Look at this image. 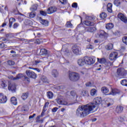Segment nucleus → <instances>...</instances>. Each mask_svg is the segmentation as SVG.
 <instances>
[{"instance_id":"obj_7","label":"nucleus","mask_w":127,"mask_h":127,"mask_svg":"<svg viewBox=\"0 0 127 127\" xmlns=\"http://www.w3.org/2000/svg\"><path fill=\"white\" fill-rule=\"evenodd\" d=\"M119 54L117 52H113L109 56V59L111 61H116L118 58Z\"/></svg>"},{"instance_id":"obj_59","label":"nucleus","mask_w":127,"mask_h":127,"mask_svg":"<svg viewBox=\"0 0 127 127\" xmlns=\"http://www.w3.org/2000/svg\"><path fill=\"white\" fill-rule=\"evenodd\" d=\"M5 47V45L3 43L0 44V48H4Z\"/></svg>"},{"instance_id":"obj_60","label":"nucleus","mask_w":127,"mask_h":127,"mask_svg":"<svg viewBox=\"0 0 127 127\" xmlns=\"http://www.w3.org/2000/svg\"><path fill=\"white\" fill-rule=\"evenodd\" d=\"M85 85L86 87H92V83H91V82L87 83Z\"/></svg>"},{"instance_id":"obj_22","label":"nucleus","mask_w":127,"mask_h":127,"mask_svg":"<svg viewBox=\"0 0 127 127\" xmlns=\"http://www.w3.org/2000/svg\"><path fill=\"white\" fill-rule=\"evenodd\" d=\"M40 21L41 24L43 25H44V26H48L49 25V22L48 21L42 19V18H40Z\"/></svg>"},{"instance_id":"obj_3","label":"nucleus","mask_w":127,"mask_h":127,"mask_svg":"<svg viewBox=\"0 0 127 127\" xmlns=\"http://www.w3.org/2000/svg\"><path fill=\"white\" fill-rule=\"evenodd\" d=\"M97 35H98L99 38H101L103 40H106V39L108 38V36H109L108 33L105 32L104 30L99 31V32L97 33Z\"/></svg>"},{"instance_id":"obj_36","label":"nucleus","mask_w":127,"mask_h":127,"mask_svg":"<svg viewBox=\"0 0 127 127\" xmlns=\"http://www.w3.org/2000/svg\"><path fill=\"white\" fill-rule=\"evenodd\" d=\"M97 94V90L95 89H92L90 91V95L91 96H95Z\"/></svg>"},{"instance_id":"obj_16","label":"nucleus","mask_w":127,"mask_h":127,"mask_svg":"<svg viewBox=\"0 0 127 127\" xmlns=\"http://www.w3.org/2000/svg\"><path fill=\"white\" fill-rule=\"evenodd\" d=\"M57 102L58 104L60 105H64V106H70V105H72V104H68V102L66 101H63L61 99H57Z\"/></svg>"},{"instance_id":"obj_9","label":"nucleus","mask_w":127,"mask_h":127,"mask_svg":"<svg viewBox=\"0 0 127 127\" xmlns=\"http://www.w3.org/2000/svg\"><path fill=\"white\" fill-rule=\"evenodd\" d=\"M94 103L88 104V105L93 104L94 105L95 108L96 107H98V106H99V105H100V104H101L102 98H101V97H96L94 99Z\"/></svg>"},{"instance_id":"obj_25","label":"nucleus","mask_w":127,"mask_h":127,"mask_svg":"<svg viewBox=\"0 0 127 127\" xmlns=\"http://www.w3.org/2000/svg\"><path fill=\"white\" fill-rule=\"evenodd\" d=\"M119 92L118 89H112V91L109 93V95H113V96H115V95H117V94H119Z\"/></svg>"},{"instance_id":"obj_55","label":"nucleus","mask_w":127,"mask_h":127,"mask_svg":"<svg viewBox=\"0 0 127 127\" xmlns=\"http://www.w3.org/2000/svg\"><path fill=\"white\" fill-rule=\"evenodd\" d=\"M58 110V108L57 107H55L52 110V112H53V113H56V112H57V110Z\"/></svg>"},{"instance_id":"obj_38","label":"nucleus","mask_w":127,"mask_h":127,"mask_svg":"<svg viewBox=\"0 0 127 127\" xmlns=\"http://www.w3.org/2000/svg\"><path fill=\"white\" fill-rule=\"evenodd\" d=\"M36 15V13L31 12L29 14V16L30 18H33L34 17H35Z\"/></svg>"},{"instance_id":"obj_39","label":"nucleus","mask_w":127,"mask_h":127,"mask_svg":"<svg viewBox=\"0 0 127 127\" xmlns=\"http://www.w3.org/2000/svg\"><path fill=\"white\" fill-rule=\"evenodd\" d=\"M114 4L115 5H116V6H120V5H121V2L119 0H114Z\"/></svg>"},{"instance_id":"obj_30","label":"nucleus","mask_w":127,"mask_h":127,"mask_svg":"<svg viewBox=\"0 0 127 127\" xmlns=\"http://www.w3.org/2000/svg\"><path fill=\"white\" fill-rule=\"evenodd\" d=\"M11 103L14 105V106H16L17 105V101L16 100V98L13 97L11 98Z\"/></svg>"},{"instance_id":"obj_2","label":"nucleus","mask_w":127,"mask_h":127,"mask_svg":"<svg viewBox=\"0 0 127 127\" xmlns=\"http://www.w3.org/2000/svg\"><path fill=\"white\" fill-rule=\"evenodd\" d=\"M68 77L69 80L72 82H77V81H79V80H80V74L75 72L69 73Z\"/></svg>"},{"instance_id":"obj_23","label":"nucleus","mask_w":127,"mask_h":127,"mask_svg":"<svg viewBox=\"0 0 127 127\" xmlns=\"http://www.w3.org/2000/svg\"><path fill=\"white\" fill-rule=\"evenodd\" d=\"M86 31L88 32H96L97 31V28L93 27H88L87 28Z\"/></svg>"},{"instance_id":"obj_19","label":"nucleus","mask_w":127,"mask_h":127,"mask_svg":"<svg viewBox=\"0 0 127 127\" xmlns=\"http://www.w3.org/2000/svg\"><path fill=\"white\" fill-rule=\"evenodd\" d=\"M15 21H16L15 18L13 17H11L9 19L8 25H9V28H11V27H12V24H13V23L15 22Z\"/></svg>"},{"instance_id":"obj_28","label":"nucleus","mask_w":127,"mask_h":127,"mask_svg":"<svg viewBox=\"0 0 127 127\" xmlns=\"http://www.w3.org/2000/svg\"><path fill=\"white\" fill-rule=\"evenodd\" d=\"M112 7H113V4L111 3H109L107 5V10L108 12H112L113 9H112Z\"/></svg>"},{"instance_id":"obj_6","label":"nucleus","mask_w":127,"mask_h":127,"mask_svg":"<svg viewBox=\"0 0 127 127\" xmlns=\"http://www.w3.org/2000/svg\"><path fill=\"white\" fill-rule=\"evenodd\" d=\"M84 60L85 61V64L87 65H92L95 63V60L94 58H92L88 57H84Z\"/></svg>"},{"instance_id":"obj_52","label":"nucleus","mask_w":127,"mask_h":127,"mask_svg":"<svg viewBox=\"0 0 127 127\" xmlns=\"http://www.w3.org/2000/svg\"><path fill=\"white\" fill-rule=\"evenodd\" d=\"M14 64V62L10 60L8 61V64L10 66H12Z\"/></svg>"},{"instance_id":"obj_40","label":"nucleus","mask_w":127,"mask_h":127,"mask_svg":"<svg viewBox=\"0 0 127 127\" xmlns=\"http://www.w3.org/2000/svg\"><path fill=\"white\" fill-rule=\"evenodd\" d=\"M41 61H39V60H36L35 61H33L32 62V64L33 65H38V64L41 63Z\"/></svg>"},{"instance_id":"obj_44","label":"nucleus","mask_w":127,"mask_h":127,"mask_svg":"<svg viewBox=\"0 0 127 127\" xmlns=\"http://www.w3.org/2000/svg\"><path fill=\"white\" fill-rule=\"evenodd\" d=\"M122 41L123 43H125V44H126V45H127V36L123 37V38H122Z\"/></svg>"},{"instance_id":"obj_58","label":"nucleus","mask_w":127,"mask_h":127,"mask_svg":"<svg viewBox=\"0 0 127 127\" xmlns=\"http://www.w3.org/2000/svg\"><path fill=\"white\" fill-rule=\"evenodd\" d=\"M36 120L37 123H40V116H38L36 118Z\"/></svg>"},{"instance_id":"obj_31","label":"nucleus","mask_w":127,"mask_h":127,"mask_svg":"<svg viewBox=\"0 0 127 127\" xmlns=\"http://www.w3.org/2000/svg\"><path fill=\"white\" fill-rule=\"evenodd\" d=\"M97 60H98V62H99V63H100L101 64H104V63L106 64V62H107V61L106 60V59L105 58H102V59L97 58Z\"/></svg>"},{"instance_id":"obj_33","label":"nucleus","mask_w":127,"mask_h":127,"mask_svg":"<svg viewBox=\"0 0 127 127\" xmlns=\"http://www.w3.org/2000/svg\"><path fill=\"white\" fill-rule=\"evenodd\" d=\"M28 97V93H23L22 94L21 98L23 100H26Z\"/></svg>"},{"instance_id":"obj_5","label":"nucleus","mask_w":127,"mask_h":127,"mask_svg":"<svg viewBox=\"0 0 127 127\" xmlns=\"http://www.w3.org/2000/svg\"><path fill=\"white\" fill-rule=\"evenodd\" d=\"M72 52L75 55H79L81 52V48L77 45H74L72 46Z\"/></svg>"},{"instance_id":"obj_24","label":"nucleus","mask_w":127,"mask_h":127,"mask_svg":"<svg viewBox=\"0 0 127 127\" xmlns=\"http://www.w3.org/2000/svg\"><path fill=\"white\" fill-rule=\"evenodd\" d=\"M81 96L85 97V98H88L90 95H89V92L86 90H83L81 92Z\"/></svg>"},{"instance_id":"obj_29","label":"nucleus","mask_w":127,"mask_h":127,"mask_svg":"<svg viewBox=\"0 0 127 127\" xmlns=\"http://www.w3.org/2000/svg\"><path fill=\"white\" fill-rule=\"evenodd\" d=\"M107 50H112L114 48V45L113 44H109L108 45L105 47Z\"/></svg>"},{"instance_id":"obj_43","label":"nucleus","mask_w":127,"mask_h":127,"mask_svg":"<svg viewBox=\"0 0 127 127\" xmlns=\"http://www.w3.org/2000/svg\"><path fill=\"white\" fill-rule=\"evenodd\" d=\"M1 39L2 40V41H4L5 43L7 42L8 43H9V40L7 38L2 37Z\"/></svg>"},{"instance_id":"obj_11","label":"nucleus","mask_w":127,"mask_h":127,"mask_svg":"<svg viewBox=\"0 0 127 127\" xmlns=\"http://www.w3.org/2000/svg\"><path fill=\"white\" fill-rule=\"evenodd\" d=\"M117 74L118 75V77L122 78L123 76H125V69L121 68L117 69Z\"/></svg>"},{"instance_id":"obj_14","label":"nucleus","mask_w":127,"mask_h":127,"mask_svg":"<svg viewBox=\"0 0 127 127\" xmlns=\"http://www.w3.org/2000/svg\"><path fill=\"white\" fill-rule=\"evenodd\" d=\"M23 77V74L21 73L18 74L15 77H13V76L11 75L8 77L9 79H11V80H19V79H21Z\"/></svg>"},{"instance_id":"obj_45","label":"nucleus","mask_w":127,"mask_h":127,"mask_svg":"<svg viewBox=\"0 0 127 127\" xmlns=\"http://www.w3.org/2000/svg\"><path fill=\"white\" fill-rule=\"evenodd\" d=\"M127 82V79H123L121 81V84H122L123 86H126Z\"/></svg>"},{"instance_id":"obj_32","label":"nucleus","mask_w":127,"mask_h":127,"mask_svg":"<svg viewBox=\"0 0 127 127\" xmlns=\"http://www.w3.org/2000/svg\"><path fill=\"white\" fill-rule=\"evenodd\" d=\"M38 7V5L34 4L30 8V10H31V11H35V10H37Z\"/></svg>"},{"instance_id":"obj_51","label":"nucleus","mask_w":127,"mask_h":127,"mask_svg":"<svg viewBox=\"0 0 127 127\" xmlns=\"http://www.w3.org/2000/svg\"><path fill=\"white\" fill-rule=\"evenodd\" d=\"M5 36L6 38H8V37H12V34L9 33L8 34H5Z\"/></svg>"},{"instance_id":"obj_46","label":"nucleus","mask_w":127,"mask_h":127,"mask_svg":"<svg viewBox=\"0 0 127 127\" xmlns=\"http://www.w3.org/2000/svg\"><path fill=\"white\" fill-rule=\"evenodd\" d=\"M72 25H72V23H71V22L69 21L67 22L65 24V26L66 27H69V28L72 27Z\"/></svg>"},{"instance_id":"obj_20","label":"nucleus","mask_w":127,"mask_h":127,"mask_svg":"<svg viewBox=\"0 0 127 127\" xmlns=\"http://www.w3.org/2000/svg\"><path fill=\"white\" fill-rule=\"evenodd\" d=\"M8 89L12 92H15V89H16V87H15V84H10L8 86Z\"/></svg>"},{"instance_id":"obj_17","label":"nucleus","mask_w":127,"mask_h":127,"mask_svg":"<svg viewBox=\"0 0 127 127\" xmlns=\"http://www.w3.org/2000/svg\"><path fill=\"white\" fill-rule=\"evenodd\" d=\"M123 111H124V107L121 105L117 106L115 109V112L117 114H121V113L123 112Z\"/></svg>"},{"instance_id":"obj_35","label":"nucleus","mask_w":127,"mask_h":127,"mask_svg":"<svg viewBox=\"0 0 127 127\" xmlns=\"http://www.w3.org/2000/svg\"><path fill=\"white\" fill-rule=\"evenodd\" d=\"M19 40L20 41H25V42H33V40H27L24 38H19Z\"/></svg>"},{"instance_id":"obj_50","label":"nucleus","mask_w":127,"mask_h":127,"mask_svg":"<svg viewBox=\"0 0 127 127\" xmlns=\"http://www.w3.org/2000/svg\"><path fill=\"white\" fill-rule=\"evenodd\" d=\"M1 87H2L3 88H5V87H7V85L5 84V83L4 82V81H1Z\"/></svg>"},{"instance_id":"obj_62","label":"nucleus","mask_w":127,"mask_h":127,"mask_svg":"<svg viewBox=\"0 0 127 127\" xmlns=\"http://www.w3.org/2000/svg\"><path fill=\"white\" fill-rule=\"evenodd\" d=\"M33 70H35L37 72H38V73H40V69L38 68H34Z\"/></svg>"},{"instance_id":"obj_48","label":"nucleus","mask_w":127,"mask_h":127,"mask_svg":"<svg viewBox=\"0 0 127 127\" xmlns=\"http://www.w3.org/2000/svg\"><path fill=\"white\" fill-rule=\"evenodd\" d=\"M40 14H41V15H43L44 16H46V15H47V12L42 11V10L40 11Z\"/></svg>"},{"instance_id":"obj_56","label":"nucleus","mask_w":127,"mask_h":127,"mask_svg":"<svg viewBox=\"0 0 127 127\" xmlns=\"http://www.w3.org/2000/svg\"><path fill=\"white\" fill-rule=\"evenodd\" d=\"M24 80L25 81H27L28 82H30V79L27 76H24Z\"/></svg>"},{"instance_id":"obj_27","label":"nucleus","mask_w":127,"mask_h":127,"mask_svg":"<svg viewBox=\"0 0 127 127\" xmlns=\"http://www.w3.org/2000/svg\"><path fill=\"white\" fill-rule=\"evenodd\" d=\"M101 92H102L103 94H107L109 93V88L106 87L105 86H103L101 88Z\"/></svg>"},{"instance_id":"obj_10","label":"nucleus","mask_w":127,"mask_h":127,"mask_svg":"<svg viewBox=\"0 0 127 127\" xmlns=\"http://www.w3.org/2000/svg\"><path fill=\"white\" fill-rule=\"evenodd\" d=\"M56 11H57V8L55 6L50 7L47 10L48 14H52V13H54Z\"/></svg>"},{"instance_id":"obj_63","label":"nucleus","mask_w":127,"mask_h":127,"mask_svg":"<svg viewBox=\"0 0 127 127\" xmlns=\"http://www.w3.org/2000/svg\"><path fill=\"white\" fill-rule=\"evenodd\" d=\"M49 105V102H46L45 104L44 107V108H46V107H48Z\"/></svg>"},{"instance_id":"obj_37","label":"nucleus","mask_w":127,"mask_h":127,"mask_svg":"<svg viewBox=\"0 0 127 127\" xmlns=\"http://www.w3.org/2000/svg\"><path fill=\"white\" fill-rule=\"evenodd\" d=\"M107 13L105 12H102L100 14V18H102V19H104V18L107 17Z\"/></svg>"},{"instance_id":"obj_54","label":"nucleus","mask_w":127,"mask_h":127,"mask_svg":"<svg viewBox=\"0 0 127 127\" xmlns=\"http://www.w3.org/2000/svg\"><path fill=\"white\" fill-rule=\"evenodd\" d=\"M60 2H61V3H62V4H66V2H67V0H59Z\"/></svg>"},{"instance_id":"obj_47","label":"nucleus","mask_w":127,"mask_h":127,"mask_svg":"<svg viewBox=\"0 0 127 127\" xmlns=\"http://www.w3.org/2000/svg\"><path fill=\"white\" fill-rule=\"evenodd\" d=\"M19 26V23H14L13 25V28L14 29H15L17 28V27H18Z\"/></svg>"},{"instance_id":"obj_15","label":"nucleus","mask_w":127,"mask_h":127,"mask_svg":"<svg viewBox=\"0 0 127 127\" xmlns=\"http://www.w3.org/2000/svg\"><path fill=\"white\" fill-rule=\"evenodd\" d=\"M51 76L52 78H57L59 76V72L56 69H53L51 72Z\"/></svg>"},{"instance_id":"obj_18","label":"nucleus","mask_w":127,"mask_h":127,"mask_svg":"<svg viewBox=\"0 0 127 127\" xmlns=\"http://www.w3.org/2000/svg\"><path fill=\"white\" fill-rule=\"evenodd\" d=\"M77 64L78 65H79V66H84V65L86 64L85 58H84V59H79L77 61Z\"/></svg>"},{"instance_id":"obj_42","label":"nucleus","mask_w":127,"mask_h":127,"mask_svg":"<svg viewBox=\"0 0 127 127\" xmlns=\"http://www.w3.org/2000/svg\"><path fill=\"white\" fill-rule=\"evenodd\" d=\"M105 65H106V66H108V67H111V66H113V65H114V64L110 61H107L106 62Z\"/></svg>"},{"instance_id":"obj_49","label":"nucleus","mask_w":127,"mask_h":127,"mask_svg":"<svg viewBox=\"0 0 127 127\" xmlns=\"http://www.w3.org/2000/svg\"><path fill=\"white\" fill-rule=\"evenodd\" d=\"M71 7L73 8H77V7H78V3L76 2H73L71 5Z\"/></svg>"},{"instance_id":"obj_53","label":"nucleus","mask_w":127,"mask_h":127,"mask_svg":"<svg viewBox=\"0 0 127 127\" xmlns=\"http://www.w3.org/2000/svg\"><path fill=\"white\" fill-rule=\"evenodd\" d=\"M86 48L87 49H93L94 46H93L92 45H88L87 46Z\"/></svg>"},{"instance_id":"obj_26","label":"nucleus","mask_w":127,"mask_h":127,"mask_svg":"<svg viewBox=\"0 0 127 127\" xmlns=\"http://www.w3.org/2000/svg\"><path fill=\"white\" fill-rule=\"evenodd\" d=\"M114 27V24L113 23H109L106 25V29H112Z\"/></svg>"},{"instance_id":"obj_21","label":"nucleus","mask_w":127,"mask_h":127,"mask_svg":"<svg viewBox=\"0 0 127 127\" xmlns=\"http://www.w3.org/2000/svg\"><path fill=\"white\" fill-rule=\"evenodd\" d=\"M40 54L41 55H45V56H49L48 54V51H47L45 49H42L40 50Z\"/></svg>"},{"instance_id":"obj_12","label":"nucleus","mask_w":127,"mask_h":127,"mask_svg":"<svg viewBox=\"0 0 127 127\" xmlns=\"http://www.w3.org/2000/svg\"><path fill=\"white\" fill-rule=\"evenodd\" d=\"M7 101L6 97L3 94V93H0V104H5Z\"/></svg>"},{"instance_id":"obj_57","label":"nucleus","mask_w":127,"mask_h":127,"mask_svg":"<svg viewBox=\"0 0 127 127\" xmlns=\"http://www.w3.org/2000/svg\"><path fill=\"white\" fill-rule=\"evenodd\" d=\"M42 80L43 82H47V78H46L45 76H43L42 78Z\"/></svg>"},{"instance_id":"obj_4","label":"nucleus","mask_w":127,"mask_h":127,"mask_svg":"<svg viewBox=\"0 0 127 127\" xmlns=\"http://www.w3.org/2000/svg\"><path fill=\"white\" fill-rule=\"evenodd\" d=\"M26 74L29 78H31L32 79H36V78H37V74L31 70H26Z\"/></svg>"},{"instance_id":"obj_8","label":"nucleus","mask_w":127,"mask_h":127,"mask_svg":"<svg viewBox=\"0 0 127 127\" xmlns=\"http://www.w3.org/2000/svg\"><path fill=\"white\" fill-rule=\"evenodd\" d=\"M91 19H92V17H86V19L87 20H86L83 22L84 24H85V25H87V26H93L95 25V23H94V22H92L89 20Z\"/></svg>"},{"instance_id":"obj_64","label":"nucleus","mask_w":127,"mask_h":127,"mask_svg":"<svg viewBox=\"0 0 127 127\" xmlns=\"http://www.w3.org/2000/svg\"><path fill=\"white\" fill-rule=\"evenodd\" d=\"M35 43H36V44H40V40H39V39H37Z\"/></svg>"},{"instance_id":"obj_1","label":"nucleus","mask_w":127,"mask_h":127,"mask_svg":"<svg viewBox=\"0 0 127 127\" xmlns=\"http://www.w3.org/2000/svg\"><path fill=\"white\" fill-rule=\"evenodd\" d=\"M91 112H95V105L94 104H87L79 106L76 110V115L79 118H84L91 114Z\"/></svg>"},{"instance_id":"obj_13","label":"nucleus","mask_w":127,"mask_h":127,"mask_svg":"<svg viewBox=\"0 0 127 127\" xmlns=\"http://www.w3.org/2000/svg\"><path fill=\"white\" fill-rule=\"evenodd\" d=\"M118 17L119 18V19H121L122 21H123V22H125V23H127V17L124 15V14L122 13H119L118 14Z\"/></svg>"},{"instance_id":"obj_61","label":"nucleus","mask_w":127,"mask_h":127,"mask_svg":"<svg viewBox=\"0 0 127 127\" xmlns=\"http://www.w3.org/2000/svg\"><path fill=\"white\" fill-rule=\"evenodd\" d=\"M35 116H36V114H33L32 116H30L29 117V120H30V119H33V118H34V117H35Z\"/></svg>"},{"instance_id":"obj_34","label":"nucleus","mask_w":127,"mask_h":127,"mask_svg":"<svg viewBox=\"0 0 127 127\" xmlns=\"http://www.w3.org/2000/svg\"><path fill=\"white\" fill-rule=\"evenodd\" d=\"M47 97L49 99H53V93L51 91H49L47 92Z\"/></svg>"},{"instance_id":"obj_41","label":"nucleus","mask_w":127,"mask_h":127,"mask_svg":"<svg viewBox=\"0 0 127 127\" xmlns=\"http://www.w3.org/2000/svg\"><path fill=\"white\" fill-rule=\"evenodd\" d=\"M70 95L73 97V98H75V99H77V97H78L75 91L70 92Z\"/></svg>"}]
</instances>
